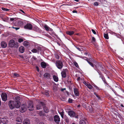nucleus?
<instances>
[{"instance_id":"a18cd8bd","label":"nucleus","mask_w":124,"mask_h":124,"mask_svg":"<svg viewBox=\"0 0 124 124\" xmlns=\"http://www.w3.org/2000/svg\"><path fill=\"white\" fill-rule=\"evenodd\" d=\"M102 80L104 82V83H106V81H105V78H104L102 77Z\"/></svg>"},{"instance_id":"0eeeda50","label":"nucleus","mask_w":124,"mask_h":124,"mask_svg":"<svg viewBox=\"0 0 124 124\" xmlns=\"http://www.w3.org/2000/svg\"><path fill=\"white\" fill-rule=\"evenodd\" d=\"M16 44L15 43V41L13 39L11 40L9 42L8 44L9 45L10 47H14L15 45Z\"/></svg>"},{"instance_id":"aec40b11","label":"nucleus","mask_w":124,"mask_h":124,"mask_svg":"<svg viewBox=\"0 0 124 124\" xmlns=\"http://www.w3.org/2000/svg\"><path fill=\"white\" fill-rule=\"evenodd\" d=\"M86 121L85 119H81L80 121V124H86Z\"/></svg>"},{"instance_id":"1a4fd4ad","label":"nucleus","mask_w":124,"mask_h":124,"mask_svg":"<svg viewBox=\"0 0 124 124\" xmlns=\"http://www.w3.org/2000/svg\"><path fill=\"white\" fill-rule=\"evenodd\" d=\"M24 28L25 29L31 30L32 29V25L31 24L28 23L24 26Z\"/></svg>"},{"instance_id":"c03bdc74","label":"nucleus","mask_w":124,"mask_h":124,"mask_svg":"<svg viewBox=\"0 0 124 124\" xmlns=\"http://www.w3.org/2000/svg\"><path fill=\"white\" fill-rule=\"evenodd\" d=\"M72 100L70 98L69 99V101L70 103H72Z\"/></svg>"},{"instance_id":"4d7b16f0","label":"nucleus","mask_w":124,"mask_h":124,"mask_svg":"<svg viewBox=\"0 0 124 124\" xmlns=\"http://www.w3.org/2000/svg\"><path fill=\"white\" fill-rule=\"evenodd\" d=\"M80 106V105H78L77 107H79Z\"/></svg>"},{"instance_id":"20e7f679","label":"nucleus","mask_w":124,"mask_h":124,"mask_svg":"<svg viewBox=\"0 0 124 124\" xmlns=\"http://www.w3.org/2000/svg\"><path fill=\"white\" fill-rule=\"evenodd\" d=\"M68 114L70 117H75L76 118H78V116L75 115V112L72 111H70L68 112Z\"/></svg>"},{"instance_id":"f03ea898","label":"nucleus","mask_w":124,"mask_h":124,"mask_svg":"<svg viewBox=\"0 0 124 124\" xmlns=\"http://www.w3.org/2000/svg\"><path fill=\"white\" fill-rule=\"evenodd\" d=\"M27 109V106L25 104H22L20 110V112L23 113L26 111Z\"/></svg>"},{"instance_id":"7ed1b4c3","label":"nucleus","mask_w":124,"mask_h":124,"mask_svg":"<svg viewBox=\"0 0 124 124\" xmlns=\"http://www.w3.org/2000/svg\"><path fill=\"white\" fill-rule=\"evenodd\" d=\"M56 65L57 68L59 69L62 68L63 66L62 62L60 61H57L56 62Z\"/></svg>"},{"instance_id":"37998d69","label":"nucleus","mask_w":124,"mask_h":124,"mask_svg":"<svg viewBox=\"0 0 124 124\" xmlns=\"http://www.w3.org/2000/svg\"><path fill=\"white\" fill-rule=\"evenodd\" d=\"M12 28L15 29L16 30L19 29V27H12Z\"/></svg>"},{"instance_id":"f8f14e48","label":"nucleus","mask_w":124,"mask_h":124,"mask_svg":"<svg viewBox=\"0 0 124 124\" xmlns=\"http://www.w3.org/2000/svg\"><path fill=\"white\" fill-rule=\"evenodd\" d=\"M83 83L89 89H91L92 88V87L90 83L88 82H86L85 81H84L83 82Z\"/></svg>"},{"instance_id":"6e6d98bb","label":"nucleus","mask_w":124,"mask_h":124,"mask_svg":"<svg viewBox=\"0 0 124 124\" xmlns=\"http://www.w3.org/2000/svg\"><path fill=\"white\" fill-rule=\"evenodd\" d=\"M74 1H76V2H78L79 1V0H74Z\"/></svg>"},{"instance_id":"09e8293b","label":"nucleus","mask_w":124,"mask_h":124,"mask_svg":"<svg viewBox=\"0 0 124 124\" xmlns=\"http://www.w3.org/2000/svg\"><path fill=\"white\" fill-rule=\"evenodd\" d=\"M19 10L20 11H21V12H23V13L25 14V13L24 12L23 10H22V9H20Z\"/></svg>"},{"instance_id":"412c9836","label":"nucleus","mask_w":124,"mask_h":124,"mask_svg":"<svg viewBox=\"0 0 124 124\" xmlns=\"http://www.w3.org/2000/svg\"><path fill=\"white\" fill-rule=\"evenodd\" d=\"M50 34L52 36L55 37H57V36L53 31H51L50 33Z\"/></svg>"},{"instance_id":"a211bd4d","label":"nucleus","mask_w":124,"mask_h":124,"mask_svg":"<svg viewBox=\"0 0 124 124\" xmlns=\"http://www.w3.org/2000/svg\"><path fill=\"white\" fill-rule=\"evenodd\" d=\"M74 32L72 31H68L66 32V33L67 34L70 36L73 35L74 33Z\"/></svg>"},{"instance_id":"7c9ffc66","label":"nucleus","mask_w":124,"mask_h":124,"mask_svg":"<svg viewBox=\"0 0 124 124\" xmlns=\"http://www.w3.org/2000/svg\"><path fill=\"white\" fill-rule=\"evenodd\" d=\"M31 51L33 53H36L37 52L38 50L35 49H33L31 50Z\"/></svg>"},{"instance_id":"a878e982","label":"nucleus","mask_w":124,"mask_h":124,"mask_svg":"<svg viewBox=\"0 0 124 124\" xmlns=\"http://www.w3.org/2000/svg\"><path fill=\"white\" fill-rule=\"evenodd\" d=\"M16 122H22V120L21 119V118L20 117H18L16 118Z\"/></svg>"},{"instance_id":"bb28decb","label":"nucleus","mask_w":124,"mask_h":124,"mask_svg":"<svg viewBox=\"0 0 124 124\" xmlns=\"http://www.w3.org/2000/svg\"><path fill=\"white\" fill-rule=\"evenodd\" d=\"M44 27L45 30L46 31H47L49 30V27L46 25H44Z\"/></svg>"},{"instance_id":"bf43d9fd","label":"nucleus","mask_w":124,"mask_h":124,"mask_svg":"<svg viewBox=\"0 0 124 124\" xmlns=\"http://www.w3.org/2000/svg\"><path fill=\"white\" fill-rule=\"evenodd\" d=\"M121 106H122L123 107V105L122 104H121Z\"/></svg>"},{"instance_id":"de8ad7c7","label":"nucleus","mask_w":124,"mask_h":124,"mask_svg":"<svg viewBox=\"0 0 124 124\" xmlns=\"http://www.w3.org/2000/svg\"><path fill=\"white\" fill-rule=\"evenodd\" d=\"M22 123V122H16V124H21Z\"/></svg>"},{"instance_id":"f257e3e1","label":"nucleus","mask_w":124,"mask_h":124,"mask_svg":"<svg viewBox=\"0 0 124 124\" xmlns=\"http://www.w3.org/2000/svg\"><path fill=\"white\" fill-rule=\"evenodd\" d=\"M19 100V97L18 96L15 97L14 101H10L9 105L10 108L12 109L15 107L17 108H18L20 105Z\"/></svg>"},{"instance_id":"c85d7f7f","label":"nucleus","mask_w":124,"mask_h":124,"mask_svg":"<svg viewBox=\"0 0 124 124\" xmlns=\"http://www.w3.org/2000/svg\"><path fill=\"white\" fill-rule=\"evenodd\" d=\"M49 75L48 73H45L44 75V76L46 78H48L49 77Z\"/></svg>"},{"instance_id":"4be33fe9","label":"nucleus","mask_w":124,"mask_h":124,"mask_svg":"<svg viewBox=\"0 0 124 124\" xmlns=\"http://www.w3.org/2000/svg\"><path fill=\"white\" fill-rule=\"evenodd\" d=\"M53 77L54 81L56 82L58 81V77L54 75Z\"/></svg>"},{"instance_id":"2eb2a0df","label":"nucleus","mask_w":124,"mask_h":124,"mask_svg":"<svg viewBox=\"0 0 124 124\" xmlns=\"http://www.w3.org/2000/svg\"><path fill=\"white\" fill-rule=\"evenodd\" d=\"M33 29L35 31L38 32H40V30L36 26H35L33 28Z\"/></svg>"},{"instance_id":"423d86ee","label":"nucleus","mask_w":124,"mask_h":124,"mask_svg":"<svg viewBox=\"0 0 124 124\" xmlns=\"http://www.w3.org/2000/svg\"><path fill=\"white\" fill-rule=\"evenodd\" d=\"M1 97L3 101H6L7 99V95L5 93H2L1 95Z\"/></svg>"},{"instance_id":"052dcab7","label":"nucleus","mask_w":124,"mask_h":124,"mask_svg":"<svg viewBox=\"0 0 124 124\" xmlns=\"http://www.w3.org/2000/svg\"><path fill=\"white\" fill-rule=\"evenodd\" d=\"M72 124H75V123H72Z\"/></svg>"},{"instance_id":"f3484780","label":"nucleus","mask_w":124,"mask_h":124,"mask_svg":"<svg viewBox=\"0 0 124 124\" xmlns=\"http://www.w3.org/2000/svg\"><path fill=\"white\" fill-rule=\"evenodd\" d=\"M30 121L29 119L27 118L25 119L24 121L23 124H30Z\"/></svg>"},{"instance_id":"9b49d317","label":"nucleus","mask_w":124,"mask_h":124,"mask_svg":"<svg viewBox=\"0 0 124 124\" xmlns=\"http://www.w3.org/2000/svg\"><path fill=\"white\" fill-rule=\"evenodd\" d=\"M2 119L3 120H2V122L3 124H6L8 123V119L7 117H4L2 118Z\"/></svg>"},{"instance_id":"b1692460","label":"nucleus","mask_w":124,"mask_h":124,"mask_svg":"<svg viewBox=\"0 0 124 124\" xmlns=\"http://www.w3.org/2000/svg\"><path fill=\"white\" fill-rule=\"evenodd\" d=\"M41 65L42 67L44 68H46V64L43 62H42L41 63Z\"/></svg>"},{"instance_id":"5fc2aeb1","label":"nucleus","mask_w":124,"mask_h":124,"mask_svg":"<svg viewBox=\"0 0 124 124\" xmlns=\"http://www.w3.org/2000/svg\"><path fill=\"white\" fill-rule=\"evenodd\" d=\"M39 124H44L43 122H41Z\"/></svg>"},{"instance_id":"72a5a7b5","label":"nucleus","mask_w":124,"mask_h":124,"mask_svg":"<svg viewBox=\"0 0 124 124\" xmlns=\"http://www.w3.org/2000/svg\"><path fill=\"white\" fill-rule=\"evenodd\" d=\"M55 58L57 59H59V56L58 55V54L56 53L55 54Z\"/></svg>"},{"instance_id":"e433bc0d","label":"nucleus","mask_w":124,"mask_h":124,"mask_svg":"<svg viewBox=\"0 0 124 124\" xmlns=\"http://www.w3.org/2000/svg\"><path fill=\"white\" fill-rule=\"evenodd\" d=\"M23 41V39H18V41L19 43H21Z\"/></svg>"},{"instance_id":"ea45409f","label":"nucleus","mask_w":124,"mask_h":124,"mask_svg":"<svg viewBox=\"0 0 124 124\" xmlns=\"http://www.w3.org/2000/svg\"><path fill=\"white\" fill-rule=\"evenodd\" d=\"M39 114L40 116H41L43 115L42 112L41 111H40L39 112Z\"/></svg>"},{"instance_id":"6e6552de","label":"nucleus","mask_w":124,"mask_h":124,"mask_svg":"<svg viewBox=\"0 0 124 124\" xmlns=\"http://www.w3.org/2000/svg\"><path fill=\"white\" fill-rule=\"evenodd\" d=\"M67 69H63L61 73L62 77L63 78L66 77V72L68 71Z\"/></svg>"},{"instance_id":"79ce46f5","label":"nucleus","mask_w":124,"mask_h":124,"mask_svg":"<svg viewBox=\"0 0 124 124\" xmlns=\"http://www.w3.org/2000/svg\"><path fill=\"white\" fill-rule=\"evenodd\" d=\"M93 5L94 6H97L98 5V2H96L94 3Z\"/></svg>"},{"instance_id":"4c0bfd02","label":"nucleus","mask_w":124,"mask_h":124,"mask_svg":"<svg viewBox=\"0 0 124 124\" xmlns=\"http://www.w3.org/2000/svg\"><path fill=\"white\" fill-rule=\"evenodd\" d=\"M92 41L93 42H95V39L94 37H93L92 38Z\"/></svg>"},{"instance_id":"3c124183","label":"nucleus","mask_w":124,"mask_h":124,"mask_svg":"<svg viewBox=\"0 0 124 124\" xmlns=\"http://www.w3.org/2000/svg\"><path fill=\"white\" fill-rule=\"evenodd\" d=\"M95 94V95L96 96V97L98 98L99 99L100 98L95 93H94Z\"/></svg>"},{"instance_id":"a19ab883","label":"nucleus","mask_w":124,"mask_h":124,"mask_svg":"<svg viewBox=\"0 0 124 124\" xmlns=\"http://www.w3.org/2000/svg\"><path fill=\"white\" fill-rule=\"evenodd\" d=\"M53 89L55 90H57V88L56 86H54L53 87Z\"/></svg>"},{"instance_id":"6ab92c4d","label":"nucleus","mask_w":124,"mask_h":124,"mask_svg":"<svg viewBox=\"0 0 124 124\" xmlns=\"http://www.w3.org/2000/svg\"><path fill=\"white\" fill-rule=\"evenodd\" d=\"M19 50L20 52L22 53H23L25 50L24 47L23 46L20 47L19 48Z\"/></svg>"},{"instance_id":"58836bf2","label":"nucleus","mask_w":124,"mask_h":124,"mask_svg":"<svg viewBox=\"0 0 124 124\" xmlns=\"http://www.w3.org/2000/svg\"><path fill=\"white\" fill-rule=\"evenodd\" d=\"M2 9L3 10L5 11H8L9 10L7 8H2Z\"/></svg>"},{"instance_id":"c756f323","label":"nucleus","mask_w":124,"mask_h":124,"mask_svg":"<svg viewBox=\"0 0 124 124\" xmlns=\"http://www.w3.org/2000/svg\"><path fill=\"white\" fill-rule=\"evenodd\" d=\"M104 38L107 39H109V37L108 34H104Z\"/></svg>"},{"instance_id":"4468645a","label":"nucleus","mask_w":124,"mask_h":124,"mask_svg":"<svg viewBox=\"0 0 124 124\" xmlns=\"http://www.w3.org/2000/svg\"><path fill=\"white\" fill-rule=\"evenodd\" d=\"M54 120L55 122H59L60 119L59 116L57 115H55L54 116Z\"/></svg>"},{"instance_id":"f704fd0d","label":"nucleus","mask_w":124,"mask_h":124,"mask_svg":"<svg viewBox=\"0 0 124 124\" xmlns=\"http://www.w3.org/2000/svg\"><path fill=\"white\" fill-rule=\"evenodd\" d=\"M65 119L66 122L67 123H68L69 121V119L67 117H65Z\"/></svg>"},{"instance_id":"5701e85b","label":"nucleus","mask_w":124,"mask_h":124,"mask_svg":"<svg viewBox=\"0 0 124 124\" xmlns=\"http://www.w3.org/2000/svg\"><path fill=\"white\" fill-rule=\"evenodd\" d=\"M23 45L27 47H28L29 46V43L27 41H25L23 43Z\"/></svg>"},{"instance_id":"49530a36","label":"nucleus","mask_w":124,"mask_h":124,"mask_svg":"<svg viewBox=\"0 0 124 124\" xmlns=\"http://www.w3.org/2000/svg\"><path fill=\"white\" fill-rule=\"evenodd\" d=\"M92 31L93 32L94 34H96V32L93 29H92Z\"/></svg>"},{"instance_id":"ddd939ff","label":"nucleus","mask_w":124,"mask_h":124,"mask_svg":"<svg viewBox=\"0 0 124 124\" xmlns=\"http://www.w3.org/2000/svg\"><path fill=\"white\" fill-rule=\"evenodd\" d=\"M74 91L75 95L76 96H78L79 95V93L78 90L77 88L74 89Z\"/></svg>"},{"instance_id":"39448f33","label":"nucleus","mask_w":124,"mask_h":124,"mask_svg":"<svg viewBox=\"0 0 124 124\" xmlns=\"http://www.w3.org/2000/svg\"><path fill=\"white\" fill-rule=\"evenodd\" d=\"M28 108L30 111H32L33 110L34 108L32 102L30 101L29 103L27 106Z\"/></svg>"},{"instance_id":"13d9d810","label":"nucleus","mask_w":124,"mask_h":124,"mask_svg":"<svg viewBox=\"0 0 124 124\" xmlns=\"http://www.w3.org/2000/svg\"><path fill=\"white\" fill-rule=\"evenodd\" d=\"M65 89H63V90H62V91H63V90H65Z\"/></svg>"},{"instance_id":"8fccbe9b","label":"nucleus","mask_w":124,"mask_h":124,"mask_svg":"<svg viewBox=\"0 0 124 124\" xmlns=\"http://www.w3.org/2000/svg\"><path fill=\"white\" fill-rule=\"evenodd\" d=\"M49 30L50 31H53V30L51 28H49Z\"/></svg>"},{"instance_id":"2f4dec72","label":"nucleus","mask_w":124,"mask_h":124,"mask_svg":"<svg viewBox=\"0 0 124 124\" xmlns=\"http://www.w3.org/2000/svg\"><path fill=\"white\" fill-rule=\"evenodd\" d=\"M87 61L88 62V63L92 67H93V64L90 61H89L88 60H87Z\"/></svg>"},{"instance_id":"473e14b6","label":"nucleus","mask_w":124,"mask_h":124,"mask_svg":"<svg viewBox=\"0 0 124 124\" xmlns=\"http://www.w3.org/2000/svg\"><path fill=\"white\" fill-rule=\"evenodd\" d=\"M74 64L77 68L78 67V63L76 62H73Z\"/></svg>"},{"instance_id":"c9c22d12","label":"nucleus","mask_w":124,"mask_h":124,"mask_svg":"<svg viewBox=\"0 0 124 124\" xmlns=\"http://www.w3.org/2000/svg\"><path fill=\"white\" fill-rule=\"evenodd\" d=\"M13 75L14 76L16 77H18L19 76V75L18 74L16 73H14Z\"/></svg>"},{"instance_id":"9d476101","label":"nucleus","mask_w":124,"mask_h":124,"mask_svg":"<svg viewBox=\"0 0 124 124\" xmlns=\"http://www.w3.org/2000/svg\"><path fill=\"white\" fill-rule=\"evenodd\" d=\"M39 102V104H38L36 106V108L38 110L40 109L42 107V105H43V102H40L39 101H38Z\"/></svg>"},{"instance_id":"603ef678","label":"nucleus","mask_w":124,"mask_h":124,"mask_svg":"<svg viewBox=\"0 0 124 124\" xmlns=\"http://www.w3.org/2000/svg\"><path fill=\"white\" fill-rule=\"evenodd\" d=\"M72 12L73 13H77V12L76 10H74L72 11Z\"/></svg>"},{"instance_id":"393cba45","label":"nucleus","mask_w":124,"mask_h":124,"mask_svg":"<svg viewBox=\"0 0 124 124\" xmlns=\"http://www.w3.org/2000/svg\"><path fill=\"white\" fill-rule=\"evenodd\" d=\"M59 113L61 115L62 118H63L64 115V112L62 110L59 111Z\"/></svg>"},{"instance_id":"864d4df0","label":"nucleus","mask_w":124,"mask_h":124,"mask_svg":"<svg viewBox=\"0 0 124 124\" xmlns=\"http://www.w3.org/2000/svg\"><path fill=\"white\" fill-rule=\"evenodd\" d=\"M36 68L37 69L38 71H39V69L38 67H36Z\"/></svg>"},{"instance_id":"dca6fc26","label":"nucleus","mask_w":124,"mask_h":124,"mask_svg":"<svg viewBox=\"0 0 124 124\" xmlns=\"http://www.w3.org/2000/svg\"><path fill=\"white\" fill-rule=\"evenodd\" d=\"M1 47L3 48H5L7 46V44L4 41L2 42L1 43Z\"/></svg>"},{"instance_id":"cd10ccee","label":"nucleus","mask_w":124,"mask_h":124,"mask_svg":"<svg viewBox=\"0 0 124 124\" xmlns=\"http://www.w3.org/2000/svg\"><path fill=\"white\" fill-rule=\"evenodd\" d=\"M43 108L45 112L46 113H47L49 112V110L46 107H44Z\"/></svg>"}]
</instances>
